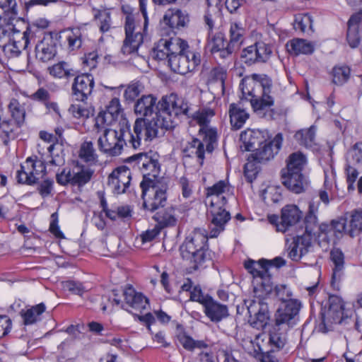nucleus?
<instances>
[{
  "instance_id": "obj_58",
  "label": "nucleus",
  "mask_w": 362,
  "mask_h": 362,
  "mask_svg": "<svg viewBox=\"0 0 362 362\" xmlns=\"http://www.w3.org/2000/svg\"><path fill=\"white\" fill-rule=\"evenodd\" d=\"M355 164L346 161L344 165V172L346 175V182L348 184V190L354 189V182L358 176V171L355 167Z\"/></svg>"
},
{
  "instance_id": "obj_32",
  "label": "nucleus",
  "mask_w": 362,
  "mask_h": 362,
  "mask_svg": "<svg viewBox=\"0 0 362 362\" xmlns=\"http://www.w3.org/2000/svg\"><path fill=\"white\" fill-rule=\"evenodd\" d=\"M123 294L126 305L132 310L141 313L147 309L148 299L143 293L137 292L132 286L126 287Z\"/></svg>"
},
{
  "instance_id": "obj_56",
  "label": "nucleus",
  "mask_w": 362,
  "mask_h": 362,
  "mask_svg": "<svg viewBox=\"0 0 362 362\" xmlns=\"http://www.w3.org/2000/svg\"><path fill=\"white\" fill-rule=\"evenodd\" d=\"M98 59L99 54L97 50L85 53L81 57L83 69L91 71L98 66Z\"/></svg>"
},
{
  "instance_id": "obj_57",
  "label": "nucleus",
  "mask_w": 362,
  "mask_h": 362,
  "mask_svg": "<svg viewBox=\"0 0 362 362\" xmlns=\"http://www.w3.org/2000/svg\"><path fill=\"white\" fill-rule=\"evenodd\" d=\"M8 109L16 123L21 125L24 120L25 110L16 99H12L8 105Z\"/></svg>"
},
{
  "instance_id": "obj_24",
  "label": "nucleus",
  "mask_w": 362,
  "mask_h": 362,
  "mask_svg": "<svg viewBox=\"0 0 362 362\" xmlns=\"http://www.w3.org/2000/svg\"><path fill=\"white\" fill-rule=\"evenodd\" d=\"M131 181V171L124 166L115 168L108 176L107 185L115 194H121L126 192Z\"/></svg>"
},
{
  "instance_id": "obj_51",
  "label": "nucleus",
  "mask_w": 362,
  "mask_h": 362,
  "mask_svg": "<svg viewBox=\"0 0 362 362\" xmlns=\"http://www.w3.org/2000/svg\"><path fill=\"white\" fill-rule=\"evenodd\" d=\"M187 238L190 242L193 243V246L196 249L205 252L206 244L208 238H210L206 230L197 228Z\"/></svg>"
},
{
  "instance_id": "obj_25",
  "label": "nucleus",
  "mask_w": 362,
  "mask_h": 362,
  "mask_svg": "<svg viewBox=\"0 0 362 362\" xmlns=\"http://www.w3.org/2000/svg\"><path fill=\"white\" fill-rule=\"evenodd\" d=\"M274 98L267 92H262L261 95H255L253 92H241V103L249 104L254 112L261 115L264 111L269 110L274 105Z\"/></svg>"
},
{
  "instance_id": "obj_47",
  "label": "nucleus",
  "mask_w": 362,
  "mask_h": 362,
  "mask_svg": "<svg viewBox=\"0 0 362 362\" xmlns=\"http://www.w3.org/2000/svg\"><path fill=\"white\" fill-rule=\"evenodd\" d=\"M245 30L241 23L232 22L229 29L228 42L238 50L244 42Z\"/></svg>"
},
{
  "instance_id": "obj_44",
  "label": "nucleus",
  "mask_w": 362,
  "mask_h": 362,
  "mask_svg": "<svg viewBox=\"0 0 362 362\" xmlns=\"http://www.w3.org/2000/svg\"><path fill=\"white\" fill-rule=\"evenodd\" d=\"M93 20L101 33H105L112 28L111 12L109 9H93Z\"/></svg>"
},
{
  "instance_id": "obj_30",
  "label": "nucleus",
  "mask_w": 362,
  "mask_h": 362,
  "mask_svg": "<svg viewBox=\"0 0 362 362\" xmlns=\"http://www.w3.org/2000/svg\"><path fill=\"white\" fill-rule=\"evenodd\" d=\"M182 259L191 264L193 269H198L199 266L204 261L205 252L199 251L193 246L187 237L180 248Z\"/></svg>"
},
{
  "instance_id": "obj_61",
  "label": "nucleus",
  "mask_w": 362,
  "mask_h": 362,
  "mask_svg": "<svg viewBox=\"0 0 362 362\" xmlns=\"http://www.w3.org/2000/svg\"><path fill=\"white\" fill-rule=\"evenodd\" d=\"M273 292L284 303H286V301L291 299L290 298L292 296L291 290L286 285L283 284L277 285L275 287L273 286L272 291L269 295L272 294Z\"/></svg>"
},
{
  "instance_id": "obj_38",
  "label": "nucleus",
  "mask_w": 362,
  "mask_h": 362,
  "mask_svg": "<svg viewBox=\"0 0 362 362\" xmlns=\"http://www.w3.org/2000/svg\"><path fill=\"white\" fill-rule=\"evenodd\" d=\"M227 78V71L222 67L213 68L209 73L206 84L209 90L218 89L226 90L225 81Z\"/></svg>"
},
{
  "instance_id": "obj_14",
  "label": "nucleus",
  "mask_w": 362,
  "mask_h": 362,
  "mask_svg": "<svg viewBox=\"0 0 362 362\" xmlns=\"http://www.w3.org/2000/svg\"><path fill=\"white\" fill-rule=\"evenodd\" d=\"M301 211L296 205H286L281 209V217L277 215H269V222L276 227L278 232L286 233L295 226L301 218Z\"/></svg>"
},
{
  "instance_id": "obj_64",
  "label": "nucleus",
  "mask_w": 362,
  "mask_h": 362,
  "mask_svg": "<svg viewBox=\"0 0 362 362\" xmlns=\"http://www.w3.org/2000/svg\"><path fill=\"white\" fill-rule=\"evenodd\" d=\"M63 288L71 292L74 294L82 296L86 291L83 284L74 281H66L62 283Z\"/></svg>"
},
{
  "instance_id": "obj_36",
  "label": "nucleus",
  "mask_w": 362,
  "mask_h": 362,
  "mask_svg": "<svg viewBox=\"0 0 362 362\" xmlns=\"http://www.w3.org/2000/svg\"><path fill=\"white\" fill-rule=\"evenodd\" d=\"M287 52L293 56L300 54H312L315 51V46L313 42L302 38H293L286 44Z\"/></svg>"
},
{
  "instance_id": "obj_17",
  "label": "nucleus",
  "mask_w": 362,
  "mask_h": 362,
  "mask_svg": "<svg viewBox=\"0 0 362 362\" xmlns=\"http://www.w3.org/2000/svg\"><path fill=\"white\" fill-rule=\"evenodd\" d=\"M92 172L87 168L76 166L73 168H66L56 175V180L61 185L82 186L86 184L91 178Z\"/></svg>"
},
{
  "instance_id": "obj_4",
  "label": "nucleus",
  "mask_w": 362,
  "mask_h": 362,
  "mask_svg": "<svg viewBox=\"0 0 362 362\" xmlns=\"http://www.w3.org/2000/svg\"><path fill=\"white\" fill-rule=\"evenodd\" d=\"M214 112L210 108L201 109L194 112L192 116V121L200 127L199 134L202 141L194 139L187 146V151L190 156H196L200 165H202L204 160V146L208 153H211L214 148V144L217 141V132L215 128L209 127L211 118L214 116Z\"/></svg>"
},
{
  "instance_id": "obj_48",
  "label": "nucleus",
  "mask_w": 362,
  "mask_h": 362,
  "mask_svg": "<svg viewBox=\"0 0 362 362\" xmlns=\"http://www.w3.org/2000/svg\"><path fill=\"white\" fill-rule=\"evenodd\" d=\"M293 28L297 32L310 35L313 33L312 16L308 13H298L296 15Z\"/></svg>"
},
{
  "instance_id": "obj_31",
  "label": "nucleus",
  "mask_w": 362,
  "mask_h": 362,
  "mask_svg": "<svg viewBox=\"0 0 362 362\" xmlns=\"http://www.w3.org/2000/svg\"><path fill=\"white\" fill-rule=\"evenodd\" d=\"M311 247V236L310 234H303L293 238L288 248V257L294 261L299 260L305 255Z\"/></svg>"
},
{
  "instance_id": "obj_42",
  "label": "nucleus",
  "mask_w": 362,
  "mask_h": 362,
  "mask_svg": "<svg viewBox=\"0 0 362 362\" xmlns=\"http://www.w3.org/2000/svg\"><path fill=\"white\" fill-rule=\"evenodd\" d=\"M331 259L334 265L332 276V285L335 287L343 275L344 269V255L338 248L333 249L330 252Z\"/></svg>"
},
{
  "instance_id": "obj_35",
  "label": "nucleus",
  "mask_w": 362,
  "mask_h": 362,
  "mask_svg": "<svg viewBox=\"0 0 362 362\" xmlns=\"http://www.w3.org/2000/svg\"><path fill=\"white\" fill-rule=\"evenodd\" d=\"M238 103H232L229 107V116L231 126L235 129H241L249 118V114L245 106L241 103V95L239 96Z\"/></svg>"
},
{
  "instance_id": "obj_16",
  "label": "nucleus",
  "mask_w": 362,
  "mask_h": 362,
  "mask_svg": "<svg viewBox=\"0 0 362 362\" xmlns=\"http://www.w3.org/2000/svg\"><path fill=\"white\" fill-rule=\"evenodd\" d=\"M24 18L19 16L17 0H0V30L21 26Z\"/></svg>"
},
{
  "instance_id": "obj_12",
  "label": "nucleus",
  "mask_w": 362,
  "mask_h": 362,
  "mask_svg": "<svg viewBox=\"0 0 362 362\" xmlns=\"http://www.w3.org/2000/svg\"><path fill=\"white\" fill-rule=\"evenodd\" d=\"M301 303L297 299H289L279 309L275 315V326L287 331L298 321V313Z\"/></svg>"
},
{
  "instance_id": "obj_62",
  "label": "nucleus",
  "mask_w": 362,
  "mask_h": 362,
  "mask_svg": "<svg viewBox=\"0 0 362 362\" xmlns=\"http://www.w3.org/2000/svg\"><path fill=\"white\" fill-rule=\"evenodd\" d=\"M256 163H259L256 159L251 158V155L247 158V162L244 167V172L245 176L250 180V182L255 178L257 174V167Z\"/></svg>"
},
{
  "instance_id": "obj_39",
  "label": "nucleus",
  "mask_w": 362,
  "mask_h": 362,
  "mask_svg": "<svg viewBox=\"0 0 362 362\" xmlns=\"http://www.w3.org/2000/svg\"><path fill=\"white\" fill-rule=\"evenodd\" d=\"M156 100L157 98L151 94L142 96L134 105L135 112L143 116L142 117H149L153 113L154 109L156 110Z\"/></svg>"
},
{
  "instance_id": "obj_49",
  "label": "nucleus",
  "mask_w": 362,
  "mask_h": 362,
  "mask_svg": "<svg viewBox=\"0 0 362 362\" xmlns=\"http://www.w3.org/2000/svg\"><path fill=\"white\" fill-rule=\"evenodd\" d=\"M316 129V127L312 125L309 128L298 130L294 137L300 145L307 148L312 147L315 142Z\"/></svg>"
},
{
  "instance_id": "obj_28",
  "label": "nucleus",
  "mask_w": 362,
  "mask_h": 362,
  "mask_svg": "<svg viewBox=\"0 0 362 362\" xmlns=\"http://www.w3.org/2000/svg\"><path fill=\"white\" fill-rule=\"evenodd\" d=\"M163 21L173 31L185 28L189 22V17L185 11L178 8H170L165 12Z\"/></svg>"
},
{
  "instance_id": "obj_29",
  "label": "nucleus",
  "mask_w": 362,
  "mask_h": 362,
  "mask_svg": "<svg viewBox=\"0 0 362 362\" xmlns=\"http://www.w3.org/2000/svg\"><path fill=\"white\" fill-rule=\"evenodd\" d=\"M230 186L226 180H220L213 186L206 188L207 199H210V206L226 205Z\"/></svg>"
},
{
  "instance_id": "obj_22",
  "label": "nucleus",
  "mask_w": 362,
  "mask_h": 362,
  "mask_svg": "<svg viewBox=\"0 0 362 362\" xmlns=\"http://www.w3.org/2000/svg\"><path fill=\"white\" fill-rule=\"evenodd\" d=\"M83 30L78 28H71L64 29L59 33H54L56 40H59V44L66 47L69 52H76L78 50L83 42Z\"/></svg>"
},
{
  "instance_id": "obj_1",
  "label": "nucleus",
  "mask_w": 362,
  "mask_h": 362,
  "mask_svg": "<svg viewBox=\"0 0 362 362\" xmlns=\"http://www.w3.org/2000/svg\"><path fill=\"white\" fill-rule=\"evenodd\" d=\"M189 106L185 100L172 92L163 96L157 103L155 115L152 117H139L133 125V132L128 130V143L134 149L139 148L141 141H151L164 136L166 131L173 130L177 125L178 117L188 115Z\"/></svg>"
},
{
  "instance_id": "obj_59",
  "label": "nucleus",
  "mask_w": 362,
  "mask_h": 362,
  "mask_svg": "<svg viewBox=\"0 0 362 362\" xmlns=\"http://www.w3.org/2000/svg\"><path fill=\"white\" fill-rule=\"evenodd\" d=\"M346 161L362 165V142L356 144L346 154Z\"/></svg>"
},
{
  "instance_id": "obj_50",
  "label": "nucleus",
  "mask_w": 362,
  "mask_h": 362,
  "mask_svg": "<svg viewBox=\"0 0 362 362\" xmlns=\"http://www.w3.org/2000/svg\"><path fill=\"white\" fill-rule=\"evenodd\" d=\"M281 329L282 328L274 326L270 332L269 344L271 346L272 352L283 349L286 343V331L280 332Z\"/></svg>"
},
{
  "instance_id": "obj_46",
  "label": "nucleus",
  "mask_w": 362,
  "mask_h": 362,
  "mask_svg": "<svg viewBox=\"0 0 362 362\" xmlns=\"http://www.w3.org/2000/svg\"><path fill=\"white\" fill-rule=\"evenodd\" d=\"M351 68L346 64L335 65L331 72L332 81L337 86H342L348 82L351 78Z\"/></svg>"
},
{
  "instance_id": "obj_15",
  "label": "nucleus",
  "mask_w": 362,
  "mask_h": 362,
  "mask_svg": "<svg viewBox=\"0 0 362 362\" xmlns=\"http://www.w3.org/2000/svg\"><path fill=\"white\" fill-rule=\"evenodd\" d=\"M329 307L323 315L325 325L341 324L344 320L351 315L352 311L346 308L342 298L332 295L329 297Z\"/></svg>"
},
{
  "instance_id": "obj_5",
  "label": "nucleus",
  "mask_w": 362,
  "mask_h": 362,
  "mask_svg": "<svg viewBox=\"0 0 362 362\" xmlns=\"http://www.w3.org/2000/svg\"><path fill=\"white\" fill-rule=\"evenodd\" d=\"M33 38L29 23L22 21L18 28L0 30V47L7 58H15L28 48Z\"/></svg>"
},
{
  "instance_id": "obj_27",
  "label": "nucleus",
  "mask_w": 362,
  "mask_h": 362,
  "mask_svg": "<svg viewBox=\"0 0 362 362\" xmlns=\"http://www.w3.org/2000/svg\"><path fill=\"white\" fill-rule=\"evenodd\" d=\"M55 32H50L44 36L35 46L36 58L43 62L52 59L57 54L56 42L54 41Z\"/></svg>"
},
{
  "instance_id": "obj_19",
  "label": "nucleus",
  "mask_w": 362,
  "mask_h": 362,
  "mask_svg": "<svg viewBox=\"0 0 362 362\" xmlns=\"http://www.w3.org/2000/svg\"><path fill=\"white\" fill-rule=\"evenodd\" d=\"M209 47L213 57L217 61L222 62L230 59L236 51L228 42L225 34L221 31L212 35L209 42Z\"/></svg>"
},
{
  "instance_id": "obj_34",
  "label": "nucleus",
  "mask_w": 362,
  "mask_h": 362,
  "mask_svg": "<svg viewBox=\"0 0 362 362\" xmlns=\"http://www.w3.org/2000/svg\"><path fill=\"white\" fill-rule=\"evenodd\" d=\"M204 312L211 322H218L228 315V307L214 300L211 297L205 302Z\"/></svg>"
},
{
  "instance_id": "obj_40",
  "label": "nucleus",
  "mask_w": 362,
  "mask_h": 362,
  "mask_svg": "<svg viewBox=\"0 0 362 362\" xmlns=\"http://www.w3.org/2000/svg\"><path fill=\"white\" fill-rule=\"evenodd\" d=\"M3 109L0 105V138L5 144L16 135V131L20 125L11 119H2Z\"/></svg>"
},
{
  "instance_id": "obj_10",
  "label": "nucleus",
  "mask_w": 362,
  "mask_h": 362,
  "mask_svg": "<svg viewBox=\"0 0 362 362\" xmlns=\"http://www.w3.org/2000/svg\"><path fill=\"white\" fill-rule=\"evenodd\" d=\"M272 54V46L270 44L257 41L241 50L240 62L244 66L251 67L257 64L267 63Z\"/></svg>"
},
{
  "instance_id": "obj_41",
  "label": "nucleus",
  "mask_w": 362,
  "mask_h": 362,
  "mask_svg": "<svg viewBox=\"0 0 362 362\" xmlns=\"http://www.w3.org/2000/svg\"><path fill=\"white\" fill-rule=\"evenodd\" d=\"M348 223V235L351 238L362 233V209H354L345 214Z\"/></svg>"
},
{
  "instance_id": "obj_2",
  "label": "nucleus",
  "mask_w": 362,
  "mask_h": 362,
  "mask_svg": "<svg viewBox=\"0 0 362 362\" xmlns=\"http://www.w3.org/2000/svg\"><path fill=\"white\" fill-rule=\"evenodd\" d=\"M269 264L270 263L264 259L259 262L249 259L244 264L245 268L253 276L254 298L247 305L248 322L257 329L264 328L269 319L267 300L273 288L271 275L269 274Z\"/></svg>"
},
{
  "instance_id": "obj_52",
  "label": "nucleus",
  "mask_w": 362,
  "mask_h": 362,
  "mask_svg": "<svg viewBox=\"0 0 362 362\" xmlns=\"http://www.w3.org/2000/svg\"><path fill=\"white\" fill-rule=\"evenodd\" d=\"M49 74L57 78L67 79L75 76V71L65 62H59L49 68Z\"/></svg>"
},
{
  "instance_id": "obj_45",
  "label": "nucleus",
  "mask_w": 362,
  "mask_h": 362,
  "mask_svg": "<svg viewBox=\"0 0 362 362\" xmlns=\"http://www.w3.org/2000/svg\"><path fill=\"white\" fill-rule=\"evenodd\" d=\"M135 317L144 322L150 332H151V325L156 322V317L163 324H167L171 320V317L161 310H155L153 313H148L144 315H136Z\"/></svg>"
},
{
  "instance_id": "obj_11",
  "label": "nucleus",
  "mask_w": 362,
  "mask_h": 362,
  "mask_svg": "<svg viewBox=\"0 0 362 362\" xmlns=\"http://www.w3.org/2000/svg\"><path fill=\"white\" fill-rule=\"evenodd\" d=\"M44 163L36 156L28 157L17 171L16 178L19 183L32 185L45 175Z\"/></svg>"
},
{
  "instance_id": "obj_55",
  "label": "nucleus",
  "mask_w": 362,
  "mask_h": 362,
  "mask_svg": "<svg viewBox=\"0 0 362 362\" xmlns=\"http://www.w3.org/2000/svg\"><path fill=\"white\" fill-rule=\"evenodd\" d=\"M69 112L74 118L83 121L93 115V110L90 107H84L82 105L74 103L69 107Z\"/></svg>"
},
{
  "instance_id": "obj_13",
  "label": "nucleus",
  "mask_w": 362,
  "mask_h": 362,
  "mask_svg": "<svg viewBox=\"0 0 362 362\" xmlns=\"http://www.w3.org/2000/svg\"><path fill=\"white\" fill-rule=\"evenodd\" d=\"M201 64V54L198 52L187 51L169 59L168 66L172 71L185 75L192 72Z\"/></svg>"
},
{
  "instance_id": "obj_8",
  "label": "nucleus",
  "mask_w": 362,
  "mask_h": 362,
  "mask_svg": "<svg viewBox=\"0 0 362 362\" xmlns=\"http://www.w3.org/2000/svg\"><path fill=\"white\" fill-rule=\"evenodd\" d=\"M103 133L98 137V146L100 151L111 156H119L122 153L123 148L127 145L124 139L127 134L129 127H120L118 130L103 128ZM102 129H98L100 131Z\"/></svg>"
},
{
  "instance_id": "obj_21",
  "label": "nucleus",
  "mask_w": 362,
  "mask_h": 362,
  "mask_svg": "<svg viewBox=\"0 0 362 362\" xmlns=\"http://www.w3.org/2000/svg\"><path fill=\"white\" fill-rule=\"evenodd\" d=\"M209 213L211 221L206 232L211 238H216L224 230L226 224L230 219V215L225 209V205L210 206Z\"/></svg>"
},
{
  "instance_id": "obj_37",
  "label": "nucleus",
  "mask_w": 362,
  "mask_h": 362,
  "mask_svg": "<svg viewBox=\"0 0 362 362\" xmlns=\"http://www.w3.org/2000/svg\"><path fill=\"white\" fill-rule=\"evenodd\" d=\"M179 211L178 208L170 206L158 211L153 218L160 228L173 227L177 224Z\"/></svg>"
},
{
  "instance_id": "obj_7",
  "label": "nucleus",
  "mask_w": 362,
  "mask_h": 362,
  "mask_svg": "<svg viewBox=\"0 0 362 362\" xmlns=\"http://www.w3.org/2000/svg\"><path fill=\"white\" fill-rule=\"evenodd\" d=\"M144 208L153 212L163 207L167 202L168 185L163 179H151L145 175L140 184Z\"/></svg>"
},
{
  "instance_id": "obj_53",
  "label": "nucleus",
  "mask_w": 362,
  "mask_h": 362,
  "mask_svg": "<svg viewBox=\"0 0 362 362\" xmlns=\"http://www.w3.org/2000/svg\"><path fill=\"white\" fill-rule=\"evenodd\" d=\"M74 77L72 84V90H85L89 89L92 90L94 86V80L92 74H81Z\"/></svg>"
},
{
  "instance_id": "obj_23",
  "label": "nucleus",
  "mask_w": 362,
  "mask_h": 362,
  "mask_svg": "<svg viewBox=\"0 0 362 362\" xmlns=\"http://www.w3.org/2000/svg\"><path fill=\"white\" fill-rule=\"evenodd\" d=\"M283 135L278 133L272 141L260 143L259 148L251 154V158L262 163L272 159L281 148Z\"/></svg>"
},
{
  "instance_id": "obj_3",
  "label": "nucleus",
  "mask_w": 362,
  "mask_h": 362,
  "mask_svg": "<svg viewBox=\"0 0 362 362\" xmlns=\"http://www.w3.org/2000/svg\"><path fill=\"white\" fill-rule=\"evenodd\" d=\"M146 4V0H139L141 14L129 5H123L121 8L124 15L125 33L121 52L124 55L137 52L144 38L148 35L149 19Z\"/></svg>"
},
{
  "instance_id": "obj_43",
  "label": "nucleus",
  "mask_w": 362,
  "mask_h": 362,
  "mask_svg": "<svg viewBox=\"0 0 362 362\" xmlns=\"http://www.w3.org/2000/svg\"><path fill=\"white\" fill-rule=\"evenodd\" d=\"M46 310L43 303L32 306L21 311L23 324L30 325L37 323L42 320V315Z\"/></svg>"
},
{
  "instance_id": "obj_18",
  "label": "nucleus",
  "mask_w": 362,
  "mask_h": 362,
  "mask_svg": "<svg viewBox=\"0 0 362 362\" xmlns=\"http://www.w3.org/2000/svg\"><path fill=\"white\" fill-rule=\"evenodd\" d=\"M110 119H119V123L122 126L129 127V122L124 117L123 110L118 98H113L110 102L107 107V112H100L98 115L95 119V127L98 130L105 128V126L110 123Z\"/></svg>"
},
{
  "instance_id": "obj_63",
  "label": "nucleus",
  "mask_w": 362,
  "mask_h": 362,
  "mask_svg": "<svg viewBox=\"0 0 362 362\" xmlns=\"http://www.w3.org/2000/svg\"><path fill=\"white\" fill-rule=\"evenodd\" d=\"M255 135L256 132L251 130L245 131L240 134V139L245 144V151H250L254 148L256 143Z\"/></svg>"
},
{
  "instance_id": "obj_20",
  "label": "nucleus",
  "mask_w": 362,
  "mask_h": 362,
  "mask_svg": "<svg viewBox=\"0 0 362 362\" xmlns=\"http://www.w3.org/2000/svg\"><path fill=\"white\" fill-rule=\"evenodd\" d=\"M131 162H135L137 168L146 177L151 179H160V164L158 160V155H150L148 153H138L128 158Z\"/></svg>"
},
{
  "instance_id": "obj_26",
  "label": "nucleus",
  "mask_w": 362,
  "mask_h": 362,
  "mask_svg": "<svg viewBox=\"0 0 362 362\" xmlns=\"http://www.w3.org/2000/svg\"><path fill=\"white\" fill-rule=\"evenodd\" d=\"M272 86V80L264 74H252L245 76L239 84L240 90H255L261 88L262 90H270Z\"/></svg>"
},
{
  "instance_id": "obj_60",
  "label": "nucleus",
  "mask_w": 362,
  "mask_h": 362,
  "mask_svg": "<svg viewBox=\"0 0 362 362\" xmlns=\"http://www.w3.org/2000/svg\"><path fill=\"white\" fill-rule=\"evenodd\" d=\"M79 156L86 162L93 161L96 158V154L91 141H85L82 144Z\"/></svg>"
},
{
  "instance_id": "obj_6",
  "label": "nucleus",
  "mask_w": 362,
  "mask_h": 362,
  "mask_svg": "<svg viewBox=\"0 0 362 362\" xmlns=\"http://www.w3.org/2000/svg\"><path fill=\"white\" fill-rule=\"evenodd\" d=\"M306 163V156L303 153L294 152L288 157L286 167L281 170L283 185L296 194L304 192L308 185L307 177L302 173Z\"/></svg>"
},
{
  "instance_id": "obj_33",
  "label": "nucleus",
  "mask_w": 362,
  "mask_h": 362,
  "mask_svg": "<svg viewBox=\"0 0 362 362\" xmlns=\"http://www.w3.org/2000/svg\"><path fill=\"white\" fill-rule=\"evenodd\" d=\"M362 21V9L350 17L347 25L346 40L352 48L357 47L361 42V23Z\"/></svg>"
},
{
  "instance_id": "obj_54",
  "label": "nucleus",
  "mask_w": 362,
  "mask_h": 362,
  "mask_svg": "<svg viewBox=\"0 0 362 362\" xmlns=\"http://www.w3.org/2000/svg\"><path fill=\"white\" fill-rule=\"evenodd\" d=\"M177 337L180 344L188 351H193L194 349H202L206 346V344L203 341L194 340L185 332H180Z\"/></svg>"
},
{
  "instance_id": "obj_9",
  "label": "nucleus",
  "mask_w": 362,
  "mask_h": 362,
  "mask_svg": "<svg viewBox=\"0 0 362 362\" xmlns=\"http://www.w3.org/2000/svg\"><path fill=\"white\" fill-rule=\"evenodd\" d=\"M189 49L188 42L180 37L160 38L154 45L151 55L156 60L169 59Z\"/></svg>"
}]
</instances>
